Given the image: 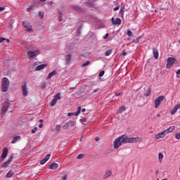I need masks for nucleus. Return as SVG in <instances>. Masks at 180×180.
<instances>
[{"label": "nucleus", "instance_id": "412c9836", "mask_svg": "<svg viewBox=\"0 0 180 180\" xmlns=\"http://www.w3.org/2000/svg\"><path fill=\"white\" fill-rule=\"evenodd\" d=\"M14 174L15 173L12 170H10L6 175V178H12V176H13Z\"/></svg>", "mask_w": 180, "mask_h": 180}, {"label": "nucleus", "instance_id": "bb28decb", "mask_svg": "<svg viewBox=\"0 0 180 180\" xmlns=\"http://www.w3.org/2000/svg\"><path fill=\"white\" fill-rule=\"evenodd\" d=\"M79 113H81V106H79L77 108V112H74V116H78V115H79Z\"/></svg>", "mask_w": 180, "mask_h": 180}, {"label": "nucleus", "instance_id": "6e6552de", "mask_svg": "<svg viewBox=\"0 0 180 180\" xmlns=\"http://www.w3.org/2000/svg\"><path fill=\"white\" fill-rule=\"evenodd\" d=\"M13 160V155L10 156L7 161H6L2 165H1V168H8V167H9V164L11 163V162Z\"/></svg>", "mask_w": 180, "mask_h": 180}, {"label": "nucleus", "instance_id": "e433bc0d", "mask_svg": "<svg viewBox=\"0 0 180 180\" xmlns=\"http://www.w3.org/2000/svg\"><path fill=\"white\" fill-rule=\"evenodd\" d=\"M56 130H57V131H60L61 125L57 124L56 127Z\"/></svg>", "mask_w": 180, "mask_h": 180}, {"label": "nucleus", "instance_id": "49530a36", "mask_svg": "<svg viewBox=\"0 0 180 180\" xmlns=\"http://www.w3.org/2000/svg\"><path fill=\"white\" fill-rule=\"evenodd\" d=\"M119 9H120V6H117V7L114 8V11L115 12H116V11H119Z\"/></svg>", "mask_w": 180, "mask_h": 180}, {"label": "nucleus", "instance_id": "0e129e2a", "mask_svg": "<svg viewBox=\"0 0 180 180\" xmlns=\"http://www.w3.org/2000/svg\"><path fill=\"white\" fill-rule=\"evenodd\" d=\"M157 116H158V117H160V116H161V114L158 113V114H157Z\"/></svg>", "mask_w": 180, "mask_h": 180}, {"label": "nucleus", "instance_id": "473e14b6", "mask_svg": "<svg viewBox=\"0 0 180 180\" xmlns=\"http://www.w3.org/2000/svg\"><path fill=\"white\" fill-rule=\"evenodd\" d=\"M91 63V62L89 60H87L86 62H85L84 63H83L82 65V67H86L87 65H89V64Z\"/></svg>", "mask_w": 180, "mask_h": 180}, {"label": "nucleus", "instance_id": "f03ea898", "mask_svg": "<svg viewBox=\"0 0 180 180\" xmlns=\"http://www.w3.org/2000/svg\"><path fill=\"white\" fill-rule=\"evenodd\" d=\"M9 79L7 77H4L1 80V92H8L9 89Z\"/></svg>", "mask_w": 180, "mask_h": 180}, {"label": "nucleus", "instance_id": "a211bd4d", "mask_svg": "<svg viewBox=\"0 0 180 180\" xmlns=\"http://www.w3.org/2000/svg\"><path fill=\"white\" fill-rule=\"evenodd\" d=\"M53 75H57V71L53 70L51 72H50L46 77V79H51V77H53Z\"/></svg>", "mask_w": 180, "mask_h": 180}, {"label": "nucleus", "instance_id": "58836bf2", "mask_svg": "<svg viewBox=\"0 0 180 180\" xmlns=\"http://www.w3.org/2000/svg\"><path fill=\"white\" fill-rule=\"evenodd\" d=\"M77 160H81L82 158H84V154H79L77 157Z\"/></svg>", "mask_w": 180, "mask_h": 180}, {"label": "nucleus", "instance_id": "7ed1b4c3", "mask_svg": "<svg viewBox=\"0 0 180 180\" xmlns=\"http://www.w3.org/2000/svg\"><path fill=\"white\" fill-rule=\"evenodd\" d=\"M164 99H165V96H160L155 100V109H158V107L160 106V105H161V103L164 102Z\"/></svg>", "mask_w": 180, "mask_h": 180}, {"label": "nucleus", "instance_id": "1a4fd4ad", "mask_svg": "<svg viewBox=\"0 0 180 180\" xmlns=\"http://www.w3.org/2000/svg\"><path fill=\"white\" fill-rule=\"evenodd\" d=\"M22 26L24 27H25V30L27 32H32V30H33V27H32V25H30V24H29V22H27V21H23L22 22Z\"/></svg>", "mask_w": 180, "mask_h": 180}, {"label": "nucleus", "instance_id": "9d476101", "mask_svg": "<svg viewBox=\"0 0 180 180\" xmlns=\"http://www.w3.org/2000/svg\"><path fill=\"white\" fill-rule=\"evenodd\" d=\"M21 91L24 96H27L29 91H27V86H26V83L21 86Z\"/></svg>", "mask_w": 180, "mask_h": 180}, {"label": "nucleus", "instance_id": "a18cd8bd", "mask_svg": "<svg viewBox=\"0 0 180 180\" xmlns=\"http://www.w3.org/2000/svg\"><path fill=\"white\" fill-rule=\"evenodd\" d=\"M120 56H127V53L126 51H123Z\"/></svg>", "mask_w": 180, "mask_h": 180}, {"label": "nucleus", "instance_id": "393cba45", "mask_svg": "<svg viewBox=\"0 0 180 180\" xmlns=\"http://www.w3.org/2000/svg\"><path fill=\"white\" fill-rule=\"evenodd\" d=\"M73 9L77 12H82V8H79L78 6H74Z\"/></svg>", "mask_w": 180, "mask_h": 180}, {"label": "nucleus", "instance_id": "6ab92c4d", "mask_svg": "<svg viewBox=\"0 0 180 180\" xmlns=\"http://www.w3.org/2000/svg\"><path fill=\"white\" fill-rule=\"evenodd\" d=\"M153 56L155 60H158V56H159L158 49L155 48L153 49Z\"/></svg>", "mask_w": 180, "mask_h": 180}, {"label": "nucleus", "instance_id": "774afa93", "mask_svg": "<svg viewBox=\"0 0 180 180\" xmlns=\"http://www.w3.org/2000/svg\"><path fill=\"white\" fill-rule=\"evenodd\" d=\"M98 90L97 89H96V90H94V92H96Z\"/></svg>", "mask_w": 180, "mask_h": 180}, {"label": "nucleus", "instance_id": "ea45409f", "mask_svg": "<svg viewBox=\"0 0 180 180\" xmlns=\"http://www.w3.org/2000/svg\"><path fill=\"white\" fill-rule=\"evenodd\" d=\"M103 75H105V71L102 70L101 72H100L98 77H103Z\"/></svg>", "mask_w": 180, "mask_h": 180}, {"label": "nucleus", "instance_id": "13d9d810", "mask_svg": "<svg viewBox=\"0 0 180 180\" xmlns=\"http://www.w3.org/2000/svg\"><path fill=\"white\" fill-rule=\"evenodd\" d=\"M95 140H96V141H99V137L96 136V137L95 138Z\"/></svg>", "mask_w": 180, "mask_h": 180}, {"label": "nucleus", "instance_id": "4d7b16f0", "mask_svg": "<svg viewBox=\"0 0 180 180\" xmlns=\"http://www.w3.org/2000/svg\"><path fill=\"white\" fill-rule=\"evenodd\" d=\"M82 121L85 123V122H86V118H83V119L82 120Z\"/></svg>", "mask_w": 180, "mask_h": 180}, {"label": "nucleus", "instance_id": "bf43d9fd", "mask_svg": "<svg viewBox=\"0 0 180 180\" xmlns=\"http://www.w3.org/2000/svg\"><path fill=\"white\" fill-rule=\"evenodd\" d=\"M39 129H41V128L43 127V124H40L39 125Z\"/></svg>", "mask_w": 180, "mask_h": 180}, {"label": "nucleus", "instance_id": "7c9ffc66", "mask_svg": "<svg viewBox=\"0 0 180 180\" xmlns=\"http://www.w3.org/2000/svg\"><path fill=\"white\" fill-rule=\"evenodd\" d=\"M120 15H121L122 17H123L124 15V7L121 8V9L120 11Z\"/></svg>", "mask_w": 180, "mask_h": 180}, {"label": "nucleus", "instance_id": "052dcab7", "mask_svg": "<svg viewBox=\"0 0 180 180\" xmlns=\"http://www.w3.org/2000/svg\"><path fill=\"white\" fill-rule=\"evenodd\" d=\"M30 11H32V7H30V8H27L28 12H30Z\"/></svg>", "mask_w": 180, "mask_h": 180}, {"label": "nucleus", "instance_id": "338daca9", "mask_svg": "<svg viewBox=\"0 0 180 180\" xmlns=\"http://www.w3.org/2000/svg\"><path fill=\"white\" fill-rule=\"evenodd\" d=\"M39 123H41V122H43V120H39Z\"/></svg>", "mask_w": 180, "mask_h": 180}, {"label": "nucleus", "instance_id": "a878e982", "mask_svg": "<svg viewBox=\"0 0 180 180\" xmlns=\"http://www.w3.org/2000/svg\"><path fill=\"white\" fill-rule=\"evenodd\" d=\"M79 113H81V106H79L77 108V112H74V116H78V115H79Z\"/></svg>", "mask_w": 180, "mask_h": 180}, {"label": "nucleus", "instance_id": "8fccbe9b", "mask_svg": "<svg viewBox=\"0 0 180 180\" xmlns=\"http://www.w3.org/2000/svg\"><path fill=\"white\" fill-rule=\"evenodd\" d=\"M5 38L0 37V43H2V41H5Z\"/></svg>", "mask_w": 180, "mask_h": 180}, {"label": "nucleus", "instance_id": "cd10ccee", "mask_svg": "<svg viewBox=\"0 0 180 180\" xmlns=\"http://www.w3.org/2000/svg\"><path fill=\"white\" fill-rule=\"evenodd\" d=\"M124 110H126V107L125 106H121L119 108L118 113H122V112H124Z\"/></svg>", "mask_w": 180, "mask_h": 180}, {"label": "nucleus", "instance_id": "aec40b11", "mask_svg": "<svg viewBox=\"0 0 180 180\" xmlns=\"http://www.w3.org/2000/svg\"><path fill=\"white\" fill-rule=\"evenodd\" d=\"M50 169H57L58 168V164L53 163L49 167Z\"/></svg>", "mask_w": 180, "mask_h": 180}, {"label": "nucleus", "instance_id": "c03bdc74", "mask_svg": "<svg viewBox=\"0 0 180 180\" xmlns=\"http://www.w3.org/2000/svg\"><path fill=\"white\" fill-rule=\"evenodd\" d=\"M179 75H180V70L179 69V70L176 71V78H179Z\"/></svg>", "mask_w": 180, "mask_h": 180}, {"label": "nucleus", "instance_id": "f257e3e1", "mask_svg": "<svg viewBox=\"0 0 180 180\" xmlns=\"http://www.w3.org/2000/svg\"><path fill=\"white\" fill-rule=\"evenodd\" d=\"M141 141H143V138L141 137L129 138L124 134L115 140L114 148L117 150L122 144H127V143H141Z\"/></svg>", "mask_w": 180, "mask_h": 180}, {"label": "nucleus", "instance_id": "79ce46f5", "mask_svg": "<svg viewBox=\"0 0 180 180\" xmlns=\"http://www.w3.org/2000/svg\"><path fill=\"white\" fill-rule=\"evenodd\" d=\"M175 138H176L177 140H180V134H179V133L176 134H175Z\"/></svg>", "mask_w": 180, "mask_h": 180}, {"label": "nucleus", "instance_id": "ddd939ff", "mask_svg": "<svg viewBox=\"0 0 180 180\" xmlns=\"http://www.w3.org/2000/svg\"><path fill=\"white\" fill-rule=\"evenodd\" d=\"M50 157H51L50 154L46 155V156L41 160L40 162L41 165H44V163L47 162V161L50 160Z\"/></svg>", "mask_w": 180, "mask_h": 180}, {"label": "nucleus", "instance_id": "c756f323", "mask_svg": "<svg viewBox=\"0 0 180 180\" xmlns=\"http://www.w3.org/2000/svg\"><path fill=\"white\" fill-rule=\"evenodd\" d=\"M112 49H108L105 53V56L106 57L110 56L112 54Z\"/></svg>", "mask_w": 180, "mask_h": 180}, {"label": "nucleus", "instance_id": "a19ab883", "mask_svg": "<svg viewBox=\"0 0 180 180\" xmlns=\"http://www.w3.org/2000/svg\"><path fill=\"white\" fill-rule=\"evenodd\" d=\"M59 22H63V14L61 13L59 15Z\"/></svg>", "mask_w": 180, "mask_h": 180}, {"label": "nucleus", "instance_id": "de8ad7c7", "mask_svg": "<svg viewBox=\"0 0 180 180\" xmlns=\"http://www.w3.org/2000/svg\"><path fill=\"white\" fill-rule=\"evenodd\" d=\"M140 39H141V37H138L136 39V43H139V41H140Z\"/></svg>", "mask_w": 180, "mask_h": 180}, {"label": "nucleus", "instance_id": "0eeeda50", "mask_svg": "<svg viewBox=\"0 0 180 180\" xmlns=\"http://www.w3.org/2000/svg\"><path fill=\"white\" fill-rule=\"evenodd\" d=\"M167 135V132L165 131H162V132L158 133L155 134V140H160V139H164Z\"/></svg>", "mask_w": 180, "mask_h": 180}, {"label": "nucleus", "instance_id": "39448f33", "mask_svg": "<svg viewBox=\"0 0 180 180\" xmlns=\"http://www.w3.org/2000/svg\"><path fill=\"white\" fill-rule=\"evenodd\" d=\"M40 54V51L39 50H36L33 51H28L27 52V57L28 58H33L36 57V56H39Z\"/></svg>", "mask_w": 180, "mask_h": 180}, {"label": "nucleus", "instance_id": "b1692460", "mask_svg": "<svg viewBox=\"0 0 180 180\" xmlns=\"http://www.w3.org/2000/svg\"><path fill=\"white\" fill-rule=\"evenodd\" d=\"M53 99H55L56 101H60V99H61V97L60 96V93L56 94L54 96H53Z\"/></svg>", "mask_w": 180, "mask_h": 180}, {"label": "nucleus", "instance_id": "603ef678", "mask_svg": "<svg viewBox=\"0 0 180 180\" xmlns=\"http://www.w3.org/2000/svg\"><path fill=\"white\" fill-rule=\"evenodd\" d=\"M68 116H74V112H69Z\"/></svg>", "mask_w": 180, "mask_h": 180}, {"label": "nucleus", "instance_id": "3c124183", "mask_svg": "<svg viewBox=\"0 0 180 180\" xmlns=\"http://www.w3.org/2000/svg\"><path fill=\"white\" fill-rule=\"evenodd\" d=\"M63 180H67V174H65L63 177H62Z\"/></svg>", "mask_w": 180, "mask_h": 180}, {"label": "nucleus", "instance_id": "2f4dec72", "mask_svg": "<svg viewBox=\"0 0 180 180\" xmlns=\"http://www.w3.org/2000/svg\"><path fill=\"white\" fill-rule=\"evenodd\" d=\"M38 15H39V18H40L41 19H43V18H44V13H43V12H41V11H39V12L38 13Z\"/></svg>", "mask_w": 180, "mask_h": 180}, {"label": "nucleus", "instance_id": "4c0bfd02", "mask_svg": "<svg viewBox=\"0 0 180 180\" xmlns=\"http://www.w3.org/2000/svg\"><path fill=\"white\" fill-rule=\"evenodd\" d=\"M36 131H37V127H35L33 129H32L31 132L32 133V134H34V133H36Z\"/></svg>", "mask_w": 180, "mask_h": 180}, {"label": "nucleus", "instance_id": "864d4df0", "mask_svg": "<svg viewBox=\"0 0 180 180\" xmlns=\"http://www.w3.org/2000/svg\"><path fill=\"white\" fill-rule=\"evenodd\" d=\"M2 11H5V7H0V12H2Z\"/></svg>", "mask_w": 180, "mask_h": 180}, {"label": "nucleus", "instance_id": "f704fd0d", "mask_svg": "<svg viewBox=\"0 0 180 180\" xmlns=\"http://www.w3.org/2000/svg\"><path fill=\"white\" fill-rule=\"evenodd\" d=\"M46 86H47V84L46 82L42 83L41 85V89H46Z\"/></svg>", "mask_w": 180, "mask_h": 180}, {"label": "nucleus", "instance_id": "680f3d73", "mask_svg": "<svg viewBox=\"0 0 180 180\" xmlns=\"http://www.w3.org/2000/svg\"><path fill=\"white\" fill-rule=\"evenodd\" d=\"M85 110H86L85 108H82V113H84V112H85Z\"/></svg>", "mask_w": 180, "mask_h": 180}, {"label": "nucleus", "instance_id": "09e8293b", "mask_svg": "<svg viewBox=\"0 0 180 180\" xmlns=\"http://www.w3.org/2000/svg\"><path fill=\"white\" fill-rule=\"evenodd\" d=\"M108 37H109V34H108V33H107V34L103 37V39H108Z\"/></svg>", "mask_w": 180, "mask_h": 180}, {"label": "nucleus", "instance_id": "6e6d98bb", "mask_svg": "<svg viewBox=\"0 0 180 180\" xmlns=\"http://www.w3.org/2000/svg\"><path fill=\"white\" fill-rule=\"evenodd\" d=\"M150 95H151V93L149 91L148 94L145 95V96H150Z\"/></svg>", "mask_w": 180, "mask_h": 180}, {"label": "nucleus", "instance_id": "f3484780", "mask_svg": "<svg viewBox=\"0 0 180 180\" xmlns=\"http://www.w3.org/2000/svg\"><path fill=\"white\" fill-rule=\"evenodd\" d=\"M71 58H72L71 54H68L65 56V60L66 61V64H70L71 63Z\"/></svg>", "mask_w": 180, "mask_h": 180}, {"label": "nucleus", "instance_id": "20e7f679", "mask_svg": "<svg viewBox=\"0 0 180 180\" xmlns=\"http://www.w3.org/2000/svg\"><path fill=\"white\" fill-rule=\"evenodd\" d=\"M9 106H11V104L6 101L2 103V108H1L2 115H5V113L8 112V109H9Z\"/></svg>", "mask_w": 180, "mask_h": 180}, {"label": "nucleus", "instance_id": "dca6fc26", "mask_svg": "<svg viewBox=\"0 0 180 180\" xmlns=\"http://www.w3.org/2000/svg\"><path fill=\"white\" fill-rule=\"evenodd\" d=\"M47 67V65L46 64H42V65H39L36 68V71H41V70H44V68H46Z\"/></svg>", "mask_w": 180, "mask_h": 180}, {"label": "nucleus", "instance_id": "72a5a7b5", "mask_svg": "<svg viewBox=\"0 0 180 180\" xmlns=\"http://www.w3.org/2000/svg\"><path fill=\"white\" fill-rule=\"evenodd\" d=\"M56 103H57V100L53 98L51 102V106H54Z\"/></svg>", "mask_w": 180, "mask_h": 180}, {"label": "nucleus", "instance_id": "2eb2a0df", "mask_svg": "<svg viewBox=\"0 0 180 180\" xmlns=\"http://www.w3.org/2000/svg\"><path fill=\"white\" fill-rule=\"evenodd\" d=\"M174 130H175V126H171L168 129L165 130V131L166 132V134H168L169 133H172Z\"/></svg>", "mask_w": 180, "mask_h": 180}, {"label": "nucleus", "instance_id": "f8f14e48", "mask_svg": "<svg viewBox=\"0 0 180 180\" xmlns=\"http://www.w3.org/2000/svg\"><path fill=\"white\" fill-rule=\"evenodd\" d=\"M8 155V148L4 147L3 148V152L2 154L1 155V158L3 160H5V158H6V156Z\"/></svg>", "mask_w": 180, "mask_h": 180}, {"label": "nucleus", "instance_id": "69168bd1", "mask_svg": "<svg viewBox=\"0 0 180 180\" xmlns=\"http://www.w3.org/2000/svg\"><path fill=\"white\" fill-rule=\"evenodd\" d=\"M40 2H46V0H39Z\"/></svg>", "mask_w": 180, "mask_h": 180}, {"label": "nucleus", "instance_id": "c9c22d12", "mask_svg": "<svg viewBox=\"0 0 180 180\" xmlns=\"http://www.w3.org/2000/svg\"><path fill=\"white\" fill-rule=\"evenodd\" d=\"M127 36H129V37H133V32L130 30L127 31Z\"/></svg>", "mask_w": 180, "mask_h": 180}, {"label": "nucleus", "instance_id": "4468645a", "mask_svg": "<svg viewBox=\"0 0 180 180\" xmlns=\"http://www.w3.org/2000/svg\"><path fill=\"white\" fill-rule=\"evenodd\" d=\"M110 175H112V171L106 170L105 172V174L103 176V178L104 179H106V178H109V176H110Z\"/></svg>", "mask_w": 180, "mask_h": 180}, {"label": "nucleus", "instance_id": "c85d7f7f", "mask_svg": "<svg viewBox=\"0 0 180 180\" xmlns=\"http://www.w3.org/2000/svg\"><path fill=\"white\" fill-rule=\"evenodd\" d=\"M158 156L160 162H162V158H164V155L162 154V153H159Z\"/></svg>", "mask_w": 180, "mask_h": 180}, {"label": "nucleus", "instance_id": "37998d69", "mask_svg": "<svg viewBox=\"0 0 180 180\" xmlns=\"http://www.w3.org/2000/svg\"><path fill=\"white\" fill-rule=\"evenodd\" d=\"M69 124H71V126H75L76 123L75 121H70Z\"/></svg>", "mask_w": 180, "mask_h": 180}, {"label": "nucleus", "instance_id": "5fc2aeb1", "mask_svg": "<svg viewBox=\"0 0 180 180\" xmlns=\"http://www.w3.org/2000/svg\"><path fill=\"white\" fill-rule=\"evenodd\" d=\"M121 95H122V93L115 94V96H120Z\"/></svg>", "mask_w": 180, "mask_h": 180}, {"label": "nucleus", "instance_id": "4be33fe9", "mask_svg": "<svg viewBox=\"0 0 180 180\" xmlns=\"http://www.w3.org/2000/svg\"><path fill=\"white\" fill-rule=\"evenodd\" d=\"M18 140H20V136H17L13 138V139L11 141V144H15Z\"/></svg>", "mask_w": 180, "mask_h": 180}, {"label": "nucleus", "instance_id": "9b49d317", "mask_svg": "<svg viewBox=\"0 0 180 180\" xmlns=\"http://www.w3.org/2000/svg\"><path fill=\"white\" fill-rule=\"evenodd\" d=\"M111 22L112 25H117L118 26H120V25H122V20L120 18H116V20H115V18H112Z\"/></svg>", "mask_w": 180, "mask_h": 180}, {"label": "nucleus", "instance_id": "423d86ee", "mask_svg": "<svg viewBox=\"0 0 180 180\" xmlns=\"http://www.w3.org/2000/svg\"><path fill=\"white\" fill-rule=\"evenodd\" d=\"M176 61V59L174 58H167V68L169 69L172 65H174V63Z\"/></svg>", "mask_w": 180, "mask_h": 180}, {"label": "nucleus", "instance_id": "5701e85b", "mask_svg": "<svg viewBox=\"0 0 180 180\" xmlns=\"http://www.w3.org/2000/svg\"><path fill=\"white\" fill-rule=\"evenodd\" d=\"M64 130H68V129H70V122H66L65 123V124L63 127Z\"/></svg>", "mask_w": 180, "mask_h": 180}, {"label": "nucleus", "instance_id": "e2e57ef3", "mask_svg": "<svg viewBox=\"0 0 180 180\" xmlns=\"http://www.w3.org/2000/svg\"><path fill=\"white\" fill-rule=\"evenodd\" d=\"M6 43H9V39H5Z\"/></svg>", "mask_w": 180, "mask_h": 180}]
</instances>
